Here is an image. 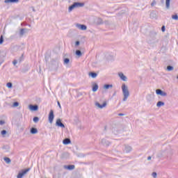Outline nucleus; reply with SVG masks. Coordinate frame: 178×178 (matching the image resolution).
<instances>
[{
	"instance_id": "49",
	"label": "nucleus",
	"mask_w": 178,
	"mask_h": 178,
	"mask_svg": "<svg viewBox=\"0 0 178 178\" xmlns=\"http://www.w3.org/2000/svg\"><path fill=\"white\" fill-rule=\"evenodd\" d=\"M29 27H31V25H29Z\"/></svg>"
},
{
	"instance_id": "11",
	"label": "nucleus",
	"mask_w": 178,
	"mask_h": 178,
	"mask_svg": "<svg viewBox=\"0 0 178 178\" xmlns=\"http://www.w3.org/2000/svg\"><path fill=\"white\" fill-rule=\"evenodd\" d=\"M76 27H77L78 29H79V30H82V31L87 30V26H86V25H84V24H76Z\"/></svg>"
},
{
	"instance_id": "42",
	"label": "nucleus",
	"mask_w": 178,
	"mask_h": 178,
	"mask_svg": "<svg viewBox=\"0 0 178 178\" xmlns=\"http://www.w3.org/2000/svg\"><path fill=\"white\" fill-rule=\"evenodd\" d=\"M161 31L165 32V26L161 27Z\"/></svg>"
},
{
	"instance_id": "45",
	"label": "nucleus",
	"mask_w": 178,
	"mask_h": 178,
	"mask_svg": "<svg viewBox=\"0 0 178 178\" xmlns=\"http://www.w3.org/2000/svg\"><path fill=\"white\" fill-rule=\"evenodd\" d=\"M32 10L33 12H35V8H34V7H32Z\"/></svg>"
},
{
	"instance_id": "24",
	"label": "nucleus",
	"mask_w": 178,
	"mask_h": 178,
	"mask_svg": "<svg viewBox=\"0 0 178 178\" xmlns=\"http://www.w3.org/2000/svg\"><path fill=\"white\" fill-rule=\"evenodd\" d=\"M4 161L6 163H10L12 162V161L10 160V159H9V157H4Z\"/></svg>"
},
{
	"instance_id": "2",
	"label": "nucleus",
	"mask_w": 178,
	"mask_h": 178,
	"mask_svg": "<svg viewBox=\"0 0 178 178\" xmlns=\"http://www.w3.org/2000/svg\"><path fill=\"white\" fill-rule=\"evenodd\" d=\"M83 6H84V3L74 2L69 7L68 12L70 13L73 9H76V8H83Z\"/></svg>"
},
{
	"instance_id": "12",
	"label": "nucleus",
	"mask_w": 178,
	"mask_h": 178,
	"mask_svg": "<svg viewBox=\"0 0 178 178\" xmlns=\"http://www.w3.org/2000/svg\"><path fill=\"white\" fill-rule=\"evenodd\" d=\"M72 143V140H70V138H66L63 140V144L64 145H68V144H70Z\"/></svg>"
},
{
	"instance_id": "10",
	"label": "nucleus",
	"mask_w": 178,
	"mask_h": 178,
	"mask_svg": "<svg viewBox=\"0 0 178 178\" xmlns=\"http://www.w3.org/2000/svg\"><path fill=\"white\" fill-rule=\"evenodd\" d=\"M156 94L157 95H161V97H166V92L162 91L161 89L156 90Z\"/></svg>"
},
{
	"instance_id": "28",
	"label": "nucleus",
	"mask_w": 178,
	"mask_h": 178,
	"mask_svg": "<svg viewBox=\"0 0 178 178\" xmlns=\"http://www.w3.org/2000/svg\"><path fill=\"white\" fill-rule=\"evenodd\" d=\"M3 44V35L0 36V45H2Z\"/></svg>"
},
{
	"instance_id": "29",
	"label": "nucleus",
	"mask_w": 178,
	"mask_h": 178,
	"mask_svg": "<svg viewBox=\"0 0 178 178\" xmlns=\"http://www.w3.org/2000/svg\"><path fill=\"white\" fill-rule=\"evenodd\" d=\"M6 86L8 88H12V87L13 86V85L10 82L7 83Z\"/></svg>"
},
{
	"instance_id": "9",
	"label": "nucleus",
	"mask_w": 178,
	"mask_h": 178,
	"mask_svg": "<svg viewBox=\"0 0 178 178\" xmlns=\"http://www.w3.org/2000/svg\"><path fill=\"white\" fill-rule=\"evenodd\" d=\"M95 106H98L99 109H102L103 108H105V106H106V102H104L102 104H99V102H96Z\"/></svg>"
},
{
	"instance_id": "46",
	"label": "nucleus",
	"mask_w": 178,
	"mask_h": 178,
	"mask_svg": "<svg viewBox=\"0 0 178 178\" xmlns=\"http://www.w3.org/2000/svg\"><path fill=\"white\" fill-rule=\"evenodd\" d=\"M15 37H16V35H12V36H11V38H15Z\"/></svg>"
},
{
	"instance_id": "7",
	"label": "nucleus",
	"mask_w": 178,
	"mask_h": 178,
	"mask_svg": "<svg viewBox=\"0 0 178 178\" xmlns=\"http://www.w3.org/2000/svg\"><path fill=\"white\" fill-rule=\"evenodd\" d=\"M118 76L122 81H127V76H126L123 72H118Z\"/></svg>"
},
{
	"instance_id": "13",
	"label": "nucleus",
	"mask_w": 178,
	"mask_h": 178,
	"mask_svg": "<svg viewBox=\"0 0 178 178\" xmlns=\"http://www.w3.org/2000/svg\"><path fill=\"white\" fill-rule=\"evenodd\" d=\"M74 168V165H64V169H67V170H73Z\"/></svg>"
},
{
	"instance_id": "50",
	"label": "nucleus",
	"mask_w": 178,
	"mask_h": 178,
	"mask_svg": "<svg viewBox=\"0 0 178 178\" xmlns=\"http://www.w3.org/2000/svg\"><path fill=\"white\" fill-rule=\"evenodd\" d=\"M177 79H178V76H177Z\"/></svg>"
},
{
	"instance_id": "40",
	"label": "nucleus",
	"mask_w": 178,
	"mask_h": 178,
	"mask_svg": "<svg viewBox=\"0 0 178 178\" xmlns=\"http://www.w3.org/2000/svg\"><path fill=\"white\" fill-rule=\"evenodd\" d=\"M58 106H59L60 109H62V106H60V103L57 102Z\"/></svg>"
},
{
	"instance_id": "39",
	"label": "nucleus",
	"mask_w": 178,
	"mask_h": 178,
	"mask_svg": "<svg viewBox=\"0 0 178 178\" xmlns=\"http://www.w3.org/2000/svg\"><path fill=\"white\" fill-rule=\"evenodd\" d=\"M22 60H23V54H22V56L19 57V62H22Z\"/></svg>"
},
{
	"instance_id": "48",
	"label": "nucleus",
	"mask_w": 178,
	"mask_h": 178,
	"mask_svg": "<svg viewBox=\"0 0 178 178\" xmlns=\"http://www.w3.org/2000/svg\"><path fill=\"white\" fill-rule=\"evenodd\" d=\"M115 95H116V92L113 93V97H115Z\"/></svg>"
},
{
	"instance_id": "5",
	"label": "nucleus",
	"mask_w": 178,
	"mask_h": 178,
	"mask_svg": "<svg viewBox=\"0 0 178 178\" xmlns=\"http://www.w3.org/2000/svg\"><path fill=\"white\" fill-rule=\"evenodd\" d=\"M55 118V115L54 114V110H51L49 113V122L52 124L54 122V119Z\"/></svg>"
},
{
	"instance_id": "19",
	"label": "nucleus",
	"mask_w": 178,
	"mask_h": 178,
	"mask_svg": "<svg viewBox=\"0 0 178 178\" xmlns=\"http://www.w3.org/2000/svg\"><path fill=\"white\" fill-rule=\"evenodd\" d=\"M98 90V84L95 83L93 86H92V91L93 92H96V91Z\"/></svg>"
},
{
	"instance_id": "20",
	"label": "nucleus",
	"mask_w": 178,
	"mask_h": 178,
	"mask_svg": "<svg viewBox=\"0 0 178 178\" xmlns=\"http://www.w3.org/2000/svg\"><path fill=\"white\" fill-rule=\"evenodd\" d=\"M63 62L64 65H69L70 59H69L68 58H64Z\"/></svg>"
},
{
	"instance_id": "47",
	"label": "nucleus",
	"mask_w": 178,
	"mask_h": 178,
	"mask_svg": "<svg viewBox=\"0 0 178 178\" xmlns=\"http://www.w3.org/2000/svg\"><path fill=\"white\" fill-rule=\"evenodd\" d=\"M147 159H148V161H151V156H149V157L147 158Z\"/></svg>"
},
{
	"instance_id": "33",
	"label": "nucleus",
	"mask_w": 178,
	"mask_h": 178,
	"mask_svg": "<svg viewBox=\"0 0 178 178\" xmlns=\"http://www.w3.org/2000/svg\"><path fill=\"white\" fill-rule=\"evenodd\" d=\"M155 5H156V1L154 0L151 3V6H155Z\"/></svg>"
},
{
	"instance_id": "1",
	"label": "nucleus",
	"mask_w": 178,
	"mask_h": 178,
	"mask_svg": "<svg viewBox=\"0 0 178 178\" xmlns=\"http://www.w3.org/2000/svg\"><path fill=\"white\" fill-rule=\"evenodd\" d=\"M122 101L123 102H126L127 99L130 97V92L129 91V87L126 85V83H122Z\"/></svg>"
},
{
	"instance_id": "17",
	"label": "nucleus",
	"mask_w": 178,
	"mask_h": 178,
	"mask_svg": "<svg viewBox=\"0 0 178 178\" xmlns=\"http://www.w3.org/2000/svg\"><path fill=\"white\" fill-rule=\"evenodd\" d=\"M89 76H90L92 79H95V77L98 76V74L92 72L89 73Z\"/></svg>"
},
{
	"instance_id": "41",
	"label": "nucleus",
	"mask_w": 178,
	"mask_h": 178,
	"mask_svg": "<svg viewBox=\"0 0 178 178\" xmlns=\"http://www.w3.org/2000/svg\"><path fill=\"white\" fill-rule=\"evenodd\" d=\"M152 176L153 177L156 178V172H153Z\"/></svg>"
},
{
	"instance_id": "15",
	"label": "nucleus",
	"mask_w": 178,
	"mask_h": 178,
	"mask_svg": "<svg viewBox=\"0 0 178 178\" xmlns=\"http://www.w3.org/2000/svg\"><path fill=\"white\" fill-rule=\"evenodd\" d=\"M31 134H37L38 133V129L37 128L32 127L30 130Z\"/></svg>"
},
{
	"instance_id": "25",
	"label": "nucleus",
	"mask_w": 178,
	"mask_h": 178,
	"mask_svg": "<svg viewBox=\"0 0 178 178\" xmlns=\"http://www.w3.org/2000/svg\"><path fill=\"white\" fill-rule=\"evenodd\" d=\"M33 121L34 123H38V122H40V118L38 117H34Z\"/></svg>"
},
{
	"instance_id": "8",
	"label": "nucleus",
	"mask_w": 178,
	"mask_h": 178,
	"mask_svg": "<svg viewBox=\"0 0 178 178\" xmlns=\"http://www.w3.org/2000/svg\"><path fill=\"white\" fill-rule=\"evenodd\" d=\"M29 109H30V111L35 112V111H38V105H37V104H35V105L30 104L29 105Z\"/></svg>"
},
{
	"instance_id": "4",
	"label": "nucleus",
	"mask_w": 178,
	"mask_h": 178,
	"mask_svg": "<svg viewBox=\"0 0 178 178\" xmlns=\"http://www.w3.org/2000/svg\"><path fill=\"white\" fill-rule=\"evenodd\" d=\"M28 172H30V168H26L25 170L19 171L17 176V178H23V176H24V175H26Z\"/></svg>"
},
{
	"instance_id": "36",
	"label": "nucleus",
	"mask_w": 178,
	"mask_h": 178,
	"mask_svg": "<svg viewBox=\"0 0 178 178\" xmlns=\"http://www.w3.org/2000/svg\"><path fill=\"white\" fill-rule=\"evenodd\" d=\"M13 63L14 66H16V65H17V60H14L13 61Z\"/></svg>"
},
{
	"instance_id": "34",
	"label": "nucleus",
	"mask_w": 178,
	"mask_h": 178,
	"mask_svg": "<svg viewBox=\"0 0 178 178\" xmlns=\"http://www.w3.org/2000/svg\"><path fill=\"white\" fill-rule=\"evenodd\" d=\"M79 45H80V41H76L75 42V47H79Z\"/></svg>"
},
{
	"instance_id": "22",
	"label": "nucleus",
	"mask_w": 178,
	"mask_h": 178,
	"mask_svg": "<svg viewBox=\"0 0 178 178\" xmlns=\"http://www.w3.org/2000/svg\"><path fill=\"white\" fill-rule=\"evenodd\" d=\"M96 23H97V24H102L104 23V22L102 21V19L101 18H97L96 19Z\"/></svg>"
},
{
	"instance_id": "16",
	"label": "nucleus",
	"mask_w": 178,
	"mask_h": 178,
	"mask_svg": "<svg viewBox=\"0 0 178 178\" xmlns=\"http://www.w3.org/2000/svg\"><path fill=\"white\" fill-rule=\"evenodd\" d=\"M102 144L103 145H106V147H108V145L111 144L109 141L106 140V139H102Z\"/></svg>"
},
{
	"instance_id": "30",
	"label": "nucleus",
	"mask_w": 178,
	"mask_h": 178,
	"mask_svg": "<svg viewBox=\"0 0 178 178\" xmlns=\"http://www.w3.org/2000/svg\"><path fill=\"white\" fill-rule=\"evenodd\" d=\"M13 106L17 108V106H19V103L17 102H14Z\"/></svg>"
},
{
	"instance_id": "43",
	"label": "nucleus",
	"mask_w": 178,
	"mask_h": 178,
	"mask_svg": "<svg viewBox=\"0 0 178 178\" xmlns=\"http://www.w3.org/2000/svg\"><path fill=\"white\" fill-rule=\"evenodd\" d=\"M118 116H124V113H119Z\"/></svg>"
},
{
	"instance_id": "38",
	"label": "nucleus",
	"mask_w": 178,
	"mask_h": 178,
	"mask_svg": "<svg viewBox=\"0 0 178 178\" xmlns=\"http://www.w3.org/2000/svg\"><path fill=\"white\" fill-rule=\"evenodd\" d=\"M5 123L4 120H0V124L1 126H3V124Z\"/></svg>"
},
{
	"instance_id": "44",
	"label": "nucleus",
	"mask_w": 178,
	"mask_h": 178,
	"mask_svg": "<svg viewBox=\"0 0 178 178\" xmlns=\"http://www.w3.org/2000/svg\"><path fill=\"white\" fill-rule=\"evenodd\" d=\"M27 70H22V73H26V72H27Z\"/></svg>"
},
{
	"instance_id": "35",
	"label": "nucleus",
	"mask_w": 178,
	"mask_h": 178,
	"mask_svg": "<svg viewBox=\"0 0 178 178\" xmlns=\"http://www.w3.org/2000/svg\"><path fill=\"white\" fill-rule=\"evenodd\" d=\"M1 133L2 136H5V134H6L7 131H6V130H3V131H1Z\"/></svg>"
},
{
	"instance_id": "18",
	"label": "nucleus",
	"mask_w": 178,
	"mask_h": 178,
	"mask_svg": "<svg viewBox=\"0 0 178 178\" xmlns=\"http://www.w3.org/2000/svg\"><path fill=\"white\" fill-rule=\"evenodd\" d=\"M112 87H113V85H112V84H105L104 86V88L105 90H108V88H112Z\"/></svg>"
},
{
	"instance_id": "37",
	"label": "nucleus",
	"mask_w": 178,
	"mask_h": 178,
	"mask_svg": "<svg viewBox=\"0 0 178 178\" xmlns=\"http://www.w3.org/2000/svg\"><path fill=\"white\" fill-rule=\"evenodd\" d=\"M63 156H69V153H67V152L63 153Z\"/></svg>"
},
{
	"instance_id": "6",
	"label": "nucleus",
	"mask_w": 178,
	"mask_h": 178,
	"mask_svg": "<svg viewBox=\"0 0 178 178\" xmlns=\"http://www.w3.org/2000/svg\"><path fill=\"white\" fill-rule=\"evenodd\" d=\"M56 126H58V127H61L62 129H65V124L62 122V120L60 118L57 119L56 122Z\"/></svg>"
},
{
	"instance_id": "21",
	"label": "nucleus",
	"mask_w": 178,
	"mask_h": 178,
	"mask_svg": "<svg viewBox=\"0 0 178 178\" xmlns=\"http://www.w3.org/2000/svg\"><path fill=\"white\" fill-rule=\"evenodd\" d=\"M124 151L127 153L130 152V151H131V147H130V146H125Z\"/></svg>"
},
{
	"instance_id": "14",
	"label": "nucleus",
	"mask_w": 178,
	"mask_h": 178,
	"mask_svg": "<svg viewBox=\"0 0 178 178\" xmlns=\"http://www.w3.org/2000/svg\"><path fill=\"white\" fill-rule=\"evenodd\" d=\"M5 3H17L19 2V0H5Z\"/></svg>"
},
{
	"instance_id": "31",
	"label": "nucleus",
	"mask_w": 178,
	"mask_h": 178,
	"mask_svg": "<svg viewBox=\"0 0 178 178\" xmlns=\"http://www.w3.org/2000/svg\"><path fill=\"white\" fill-rule=\"evenodd\" d=\"M172 18L174 20H178V16H177V15H172Z\"/></svg>"
},
{
	"instance_id": "26",
	"label": "nucleus",
	"mask_w": 178,
	"mask_h": 178,
	"mask_svg": "<svg viewBox=\"0 0 178 178\" xmlns=\"http://www.w3.org/2000/svg\"><path fill=\"white\" fill-rule=\"evenodd\" d=\"M163 105H165V103H163V102H158L156 106L159 108L161 106H163Z\"/></svg>"
},
{
	"instance_id": "32",
	"label": "nucleus",
	"mask_w": 178,
	"mask_h": 178,
	"mask_svg": "<svg viewBox=\"0 0 178 178\" xmlns=\"http://www.w3.org/2000/svg\"><path fill=\"white\" fill-rule=\"evenodd\" d=\"M167 70H168V72H170V70H173V67L169 65L167 67Z\"/></svg>"
},
{
	"instance_id": "23",
	"label": "nucleus",
	"mask_w": 178,
	"mask_h": 178,
	"mask_svg": "<svg viewBox=\"0 0 178 178\" xmlns=\"http://www.w3.org/2000/svg\"><path fill=\"white\" fill-rule=\"evenodd\" d=\"M165 5L167 9H169L170 8V0H165Z\"/></svg>"
},
{
	"instance_id": "27",
	"label": "nucleus",
	"mask_w": 178,
	"mask_h": 178,
	"mask_svg": "<svg viewBox=\"0 0 178 178\" xmlns=\"http://www.w3.org/2000/svg\"><path fill=\"white\" fill-rule=\"evenodd\" d=\"M75 54L77 55V56H81V51L80 50H76Z\"/></svg>"
},
{
	"instance_id": "3",
	"label": "nucleus",
	"mask_w": 178,
	"mask_h": 178,
	"mask_svg": "<svg viewBox=\"0 0 178 178\" xmlns=\"http://www.w3.org/2000/svg\"><path fill=\"white\" fill-rule=\"evenodd\" d=\"M29 31H30V30L27 29L26 28L19 29V31L18 33L19 38H22V37H23L25 34H27V33H29Z\"/></svg>"
}]
</instances>
